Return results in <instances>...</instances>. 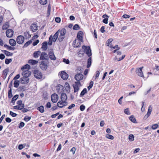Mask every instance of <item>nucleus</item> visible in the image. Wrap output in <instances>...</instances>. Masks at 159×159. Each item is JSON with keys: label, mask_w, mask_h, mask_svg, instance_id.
I'll use <instances>...</instances> for the list:
<instances>
[{"label": "nucleus", "mask_w": 159, "mask_h": 159, "mask_svg": "<svg viewBox=\"0 0 159 159\" xmlns=\"http://www.w3.org/2000/svg\"><path fill=\"white\" fill-rule=\"evenodd\" d=\"M13 17L9 11L2 10L0 7V20H12Z\"/></svg>", "instance_id": "1"}, {"label": "nucleus", "mask_w": 159, "mask_h": 159, "mask_svg": "<svg viewBox=\"0 0 159 159\" xmlns=\"http://www.w3.org/2000/svg\"><path fill=\"white\" fill-rule=\"evenodd\" d=\"M82 49L84 50V52L87 55L88 57H90L92 56L91 49L89 46L83 45Z\"/></svg>", "instance_id": "2"}, {"label": "nucleus", "mask_w": 159, "mask_h": 159, "mask_svg": "<svg viewBox=\"0 0 159 159\" xmlns=\"http://www.w3.org/2000/svg\"><path fill=\"white\" fill-rule=\"evenodd\" d=\"M34 74L35 77L37 79H39L42 78V74L38 70H34Z\"/></svg>", "instance_id": "3"}, {"label": "nucleus", "mask_w": 159, "mask_h": 159, "mask_svg": "<svg viewBox=\"0 0 159 159\" xmlns=\"http://www.w3.org/2000/svg\"><path fill=\"white\" fill-rule=\"evenodd\" d=\"M81 85L80 81H76L75 84L73 85V87L74 89V93L77 92L79 90V86H81Z\"/></svg>", "instance_id": "4"}, {"label": "nucleus", "mask_w": 159, "mask_h": 159, "mask_svg": "<svg viewBox=\"0 0 159 159\" xmlns=\"http://www.w3.org/2000/svg\"><path fill=\"white\" fill-rule=\"evenodd\" d=\"M39 66L42 70H46L48 67L47 63L45 61H42L41 62Z\"/></svg>", "instance_id": "5"}, {"label": "nucleus", "mask_w": 159, "mask_h": 159, "mask_svg": "<svg viewBox=\"0 0 159 159\" xmlns=\"http://www.w3.org/2000/svg\"><path fill=\"white\" fill-rule=\"evenodd\" d=\"M24 40V37L22 35H20L17 37L16 41L18 44H20L23 43Z\"/></svg>", "instance_id": "6"}, {"label": "nucleus", "mask_w": 159, "mask_h": 159, "mask_svg": "<svg viewBox=\"0 0 159 159\" xmlns=\"http://www.w3.org/2000/svg\"><path fill=\"white\" fill-rule=\"evenodd\" d=\"M58 99V96L57 94L53 93L51 96V99L52 102L53 103L57 102Z\"/></svg>", "instance_id": "7"}, {"label": "nucleus", "mask_w": 159, "mask_h": 159, "mask_svg": "<svg viewBox=\"0 0 159 159\" xmlns=\"http://www.w3.org/2000/svg\"><path fill=\"white\" fill-rule=\"evenodd\" d=\"M84 78L83 75L81 73H78L76 74L75 76V79L77 81H80V80H83Z\"/></svg>", "instance_id": "8"}, {"label": "nucleus", "mask_w": 159, "mask_h": 159, "mask_svg": "<svg viewBox=\"0 0 159 159\" xmlns=\"http://www.w3.org/2000/svg\"><path fill=\"white\" fill-rule=\"evenodd\" d=\"M13 31L11 29H8L6 31V35L7 36L8 38L11 37L13 35Z\"/></svg>", "instance_id": "9"}, {"label": "nucleus", "mask_w": 159, "mask_h": 159, "mask_svg": "<svg viewBox=\"0 0 159 159\" xmlns=\"http://www.w3.org/2000/svg\"><path fill=\"white\" fill-rule=\"evenodd\" d=\"M143 68V66L139 68H138L136 70V73L138 75L143 77V75L142 70Z\"/></svg>", "instance_id": "10"}, {"label": "nucleus", "mask_w": 159, "mask_h": 159, "mask_svg": "<svg viewBox=\"0 0 159 159\" xmlns=\"http://www.w3.org/2000/svg\"><path fill=\"white\" fill-rule=\"evenodd\" d=\"M60 76L62 79L66 80L68 77V75L65 72L62 71L60 73Z\"/></svg>", "instance_id": "11"}, {"label": "nucleus", "mask_w": 159, "mask_h": 159, "mask_svg": "<svg viewBox=\"0 0 159 159\" xmlns=\"http://www.w3.org/2000/svg\"><path fill=\"white\" fill-rule=\"evenodd\" d=\"M67 96L66 93H61V99L62 101L64 102L65 103L67 104V102H66L67 99Z\"/></svg>", "instance_id": "12"}, {"label": "nucleus", "mask_w": 159, "mask_h": 159, "mask_svg": "<svg viewBox=\"0 0 159 159\" xmlns=\"http://www.w3.org/2000/svg\"><path fill=\"white\" fill-rule=\"evenodd\" d=\"M40 59L42 60H47L48 59V54L45 52H42L40 55Z\"/></svg>", "instance_id": "13"}, {"label": "nucleus", "mask_w": 159, "mask_h": 159, "mask_svg": "<svg viewBox=\"0 0 159 159\" xmlns=\"http://www.w3.org/2000/svg\"><path fill=\"white\" fill-rule=\"evenodd\" d=\"M22 75L23 76L28 77L30 76L31 75V72L30 71L28 70H23V71L22 72Z\"/></svg>", "instance_id": "14"}, {"label": "nucleus", "mask_w": 159, "mask_h": 159, "mask_svg": "<svg viewBox=\"0 0 159 159\" xmlns=\"http://www.w3.org/2000/svg\"><path fill=\"white\" fill-rule=\"evenodd\" d=\"M21 83L22 84H27L28 83L29 78L23 76L20 78Z\"/></svg>", "instance_id": "15"}, {"label": "nucleus", "mask_w": 159, "mask_h": 159, "mask_svg": "<svg viewBox=\"0 0 159 159\" xmlns=\"http://www.w3.org/2000/svg\"><path fill=\"white\" fill-rule=\"evenodd\" d=\"M31 30L33 32L36 31L38 30V26H37V24L34 23L31 25L30 26Z\"/></svg>", "instance_id": "16"}, {"label": "nucleus", "mask_w": 159, "mask_h": 159, "mask_svg": "<svg viewBox=\"0 0 159 159\" xmlns=\"http://www.w3.org/2000/svg\"><path fill=\"white\" fill-rule=\"evenodd\" d=\"M48 48V42L47 41L44 42L42 44V48L43 51H45Z\"/></svg>", "instance_id": "17"}, {"label": "nucleus", "mask_w": 159, "mask_h": 159, "mask_svg": "<svg viewBox=\"0 0 159 159\" xmlns=\"http://www.w3.org/2000/svg\"><path fill=\"white\" fill-rule=\"evenodd\" d=\"M48 56L50 59L52 60H55L56 57L54 55V53L50 51L48 53Z\"/></svg>", "instance_id": "18"}, {"label": "nucleus", "mask_w": 159, "mask_h": 159, "mask_svg": "<svg viewBox=\"0 0 159 159\" xmlns=\"http://www.w3.org/2000/svg\"><path fill=\"white\" fill-rule=\"evenodd\" d=\"M77 40L75 39L73 42L74 47L75 48H78L80 47L81 45V42L78 40H77V43H79V45H76Z\"/></svg>", "instance_id": "19"}, {"label": "nucleus", "mask_w": 159, "mask_h": 159, "mask_svg": "<svg viewBox=\"0 0 159 159\" xmlns=\"http://www.w3.org/2000/svg\"><path fill=\"white\" fill-rule=\"evenodd\" d=\"M9 43L10 45L13 47L16 46V42L15 40L13 39H10L9 41Z\"/></svg>", "instance_id": "20"}, {"label": "nucleus", "mask_w": 159, "mask_h": 159, "mask_svg": "<svg viewBox=\"0 0 159 159\" xmlns=\"http://www.w3.org/2000/svg\"><path fill=\"white\" fill-rule=\"evenodd\" d=\"M83 33L81 31H79L77 33V37L80 40H82Z\"/></svg>", "instance_id": "21"}, {"label": "nucleus", "mask_w": 159, "mask_h": 159, "mask_svg": "<svg viewBox=\"0 0 159 159\" xmlns=\"http://www.w3.org/2000/svg\"><path fill=\"white\" fill-rule=\"evenodd\" d=\"M57 31H58V33H60V35H65L66 33V31L65 29L62 28L61 30H59Z\"/></svg>", "instance_id": "22"}, {"label": "nucleus", "mask_w": 159, "mask_h": 159, "mask_svg": "<svg viewBox=\"0 0 159 159\" xmlns=\"http://www.w3.org/2000/svg\"><path fill=\"white\" fill-rule=\"evenodd\" d=\"M64 103H65L64 102L62 101H60L58 102L57 104V106L60 108H62L64 106H66L67 104H64Z\"/></svg>", "instance_id": "23"}, {"label": "nucleus", "mask_w": 159, "mask_h": 159, "mask_svg": "<svg viewBox=\"0 0 159 159\" xmlns=\"http://www.w3.org/2000/svg\"><path fill=\"white\" fill-rule=\"evenodd\" d=\"M24 36L25 38L26 39H29L31 36V35L30 34L29 31H26V32H24Z\"/></svg>", "instance_id": "24"}, {"label": "nucleus", "mask_w": 159, "mask_h": 159, "mask_svg": "<svg viewBox=\"0 0 159 159\" xmlns=\"http://www.w3.org/2000/svg\"><path fill=\"white\" fill-rule=\"evenodd\" d=\"M30 69V66L28 64H26L24 66L22 67L21 69L22 70H24L25 69L26 70H29Z\"/></svg>", "instance_id": "25"}, {"label": "nucleus", "mask_w": 159, "mask_h": 159, "mask_svg": "<svg viewBox=\"0 0 159 159\" xmlns=\"http://www.w3.org/2000/svg\"><path fill=\"white\" fill-rule=\"evenodd\" d=\"M41 53V52L39 51H35L33 54V57L34 58H38Z\"/></svg>", "instance_id": "26"}, {"label": "nucleus", "mask_w": 159, "mask_h": 159, "mask_svg": "<svg viewBox=\"0 0 159 159\" xmlns=\"http://www.w3.org/2000/svg\"><path fill=\"white\" fill-rule=\"evenodd\" d=\"M22 103V101L21 100H18L16 102V103L18 105L20 106L22 108H23L25 107V105L24 104Z\"/></svg>", "instance_id": "27"}, {"label": "nucleus", "mask_w": 159, "mask_h": 159, "mask_svg": "<svg viewBox=\"0 0 159 159\" xmlns=\"http://www.w3.org/2000/svg\"><path fill=\"white\" fill-rule=\"evenodd\" d=\"M129 120L132 122L134 123H137L136 119L134 117V116L133 115H131L129 117Z\"/></svg>", "instance_id": "28"}, {"label": "nucleus", "mask_w": 159, "mask_h": 159, "mask_svg": "<svg viewBox=\"0 0 159 159\" xmlns=\"http://www.w3.org/2000/svg\"><path fill=\"white\" fill-rule=\"evenodd\" d=\"M38 62V61L36 60L33 59L29 60L28 61V63L30 64L34 65L37 64Z\"/></svg>", "instance_id": "29"}, {"label": "nucleus", "mask_w": 159, "mask_h": 159, "mask_svg": "<svg viewBox=\"0 0 159 159\" xmlns=\"http://www.w3.org/2000/svg\"><path fill=\"white\" fill-rule=\"evenodd\" d=\"M2 52H3L7 56H12L13 54V53L6 50H2Z\"/></svg>", "instance_id": "30"}, {"label": "nucleus", "mask_w": 159, "mask_h": 159, "mask_svg": "<svg viewBox=\"0 0 159 159\" xmlns=\"http://www.w3.org/2000/svg\"><path fill=\"white\" fill-rule=\"evenodd\" d=\"M92 63V58L91 57H89L88 59L87 60V68H89L91 65Z\"/></svg>", "instance_id": "31"}, {"label": "nucleus", "mask_w": 159, "mask_h": 159, "mask_svg": "<svg viewBox=\"0 0 159 159\" xmlns=\"http://www.w3.org/2000/svg\"><path fill=\"white\" fill-rule=\"evenodd\" d=\"M18 97L19 95L17 94H16L15 95H14L11 99V103L13 104H14L15 102L16 101L18 98Z\"/></svg>", "instance_id": "32"}, {"label": "nucleus", "mask_w": 159, "mask_h": 159, "mask_svg": "<svg viewBox=\"0 0 159 159\" xmlns=\"http://www.w3.org/2000/svg\"><path fill=\"white\" fill-rule=\"evenodd\" d=\"M8 71L9 70L8 69H6L4 70L3 72V74L4 75V76L3 77V79H6L7 74V73L8 72Z\"/></svg>", "instance_id": "33"}, {"label": "nucleus", "mask_w": 159, "mask_h": 159, "mask_svg": "<svg viewBox=\"0 0 159 159\" xmlns=\"http://www.w3.org/2000/svg\"><path fill=\"white\" fill-rule=\"evenodd\" d=\"M58 35H59L58 31L54 35L53 38V41L54 42H55L56 41V40H57V39L58 38Z\"/></svg>", "instance_id": "34"}, {"label": "nucleus", "mask_w": 159, "mask_h": 159, "mask_svg": "<svg viewBox=\"0 0 159 159\" xmlns=\"http://www.w3.org/2000/svg\"><path fill=\"white\" fill-rule=\"evenodd\" d=\"M65 87L67 91H69V92L70 91V87L69 84L68 83L66 82L65 83Z\"/></svg>", "instance_id": "35"}, {"label": "nucleus", "mask_w": 159, "mask_h": 159, "mask_svg": "<svg viewBox=\"0 0 159 159\" xmlns=\"http://www.w3.org/2000/svg\"><path fill=\"white\" fill-rule=\"evenodd\" d=\"M4 46L5 48H7V49L8 50H14L15 49V47H12L11 46L7 45V44H4Z\"/></svg>", "instance_id": "36"}, {"label": "nucleus", "mask_w": 159, "mask_h": 159, "mask_svg": "<svg viewBox=\"0 0 159 159\" xmlns=\"http://www.w3.org/2000/svg\"><path fill=\"white\" fill-rule=\"evenodd\" d=\"M37 110L41 113H43L44 111V107L43 106H41L37 108Z\"/></svg>", "instance_id": "37"}, {"label": "nucleus", "mask_w": 159, "mask_h": 159, "mask_svg": "<svg viewBox=\"0 0 159 159\" xmlns=\"http://www.w3.org/2000/svg\"><path fill=\"white\" fill-rule=\"evenodd\" d=\"M87 92V90L86 88H85L81 92L80 96V97H82V96H84L86 93Z\"/></svg>", "instance_id": "38"}, {"label": "nucleus", "mask_w": 159, "mask_h": 159, "mask_svg": "<svg viewBox=\"0 0 159 159\" xmlns=\"http://www.w3.org/2000/svg\"><path fill=\"white\" fill-rule=\"evenodd\" d=\"M32 40H30L29 41H28L27 42H26L25 44L23 46V48H25L27 47L29 45H30L32 43Z\"/></svg>", "instance_id": "39"}, {"label": "nucleus", "mask_w": 159, "mask_h": 159, "mask_svg": "<svg viewBox=\"0 0 159 159\" xmlns=\"http://www.w3.org/2000/svg\"><path fill=\"white\" fill-rule=\"evenodd\" d=\"M53 37L52 35H51L49 38L48 40V44L49 46H51L52 44V40L53 41Z\"/></svg>", "instance_id": "40"}, {"label": "nucleus", "mask_w": 159, "mask_h": 159, "mask_svg": "<svg viewBox=\"0 0 159 159\" xmlns=\"http://www.w3.org/2000/svg\"><path fill=\"white\" fill-rule=\"evenodd\" d=\"M9 24L8 22H6L5 24L2 26V29L3 30H7L9 27Z\"/></svg>", "instance_id": "41"}, {"label": "nucleus", "mask_w": 159, "mask_h": 159, "mask_svg": "<svg viewBox=\"0 0 159 159\" xmlns=\"http://www.w3.org/2000/svg\"><path fill=\"white\" fill-rule=\"evenodd\" d=\"M39 3L42 5H45L47 3V0H39Z\"/></svg>", "instance_id": "42"}, {"label": "nucleus", "mask_w": 159, "mask_h": 159, "mask_svg": "<svg viewBox=\"0 0 159 159\" xmlns=\"http://www.w3.org/2000/svg\"><path fill=\"white\" fill-rule=\"evenodd\" d=\"M20 84V82L18 80H16L14 82V86L15 88H17Z\"/></svg>", "instance_id": "43"}, {"label": "nucleus", "mask_w": 159, "mask_h": 159, "mask_svg": "<svg viewBox=\"0 0 159 159\" xmlns=\"http://www.w3.org/2000/svg\"><path fill=\"white\" fill-rule=\"evenodd\" d=\"M51 6L50 4H49L48 5V10H47V16H48L50 14L51 12Z\"/></svg>", "instance_id": "44"}, {"label": "nucleus", "mask_w": 159, "mask_h": 159, "mask_svg": "<svg viewBox=\"0 0 159 159\" xmlns=\"http://www.w3.org/2000/svg\"><path fill=\"white\" fill-rule=\"evenodd\" d=\"M8 98H11L13 96V95L12 94V89H10L8 90Z\"/></svg>", "instance_id": "45"}, {"label": "nucleus", "mask_w": 159, "mask_h": 159, "mask_svg": "<svg viewBox=\"0 0 159 159\" xmlns=\"http://www.w3.org/2000/svg\"><path fill=\"white\" fill-rule=\"evenodd\" d=\"M129 140L130 141H132L134 140V136L133 134H130L129 136Z\"/></svg>", "instance_id": "46"}, {"label": "nucleus", "mask_w": 159, "mask_h": 159, "mask_svg": "<svg viewBox=\"0 0 159 159\" xmlns=\"http://www.w3.org/2000/svg\"><path fill=\"white\" fill-rule=\"evenodd\" d=\"M26 143L19 144L18 146V149L19 150H21L25 147Z\"/></svg>", "instance_id": "47"}, {"label": "nucleus", "mask_w": 159, "mask_h": 159, "mask_svg": "<svg viewBox=\"0 0 159 159\" xmlns=\"http://www.w3.org/2000/svg\"><path fill=\"white\" fill-rule=\"evenodd\" d=\"M12 61V59H11L6 58L5 60V62L6 64L8 65L10 63H11Z\"/></svg>", "instance_id": "48"}, {"label": "nucleus", "mask_w": 159, "mask_h": 159, "mask_svg": "<svg viewBox=\"0 0 159 159\" xmlns=\"http://www.w3.org/2000/svg\"><path fill=\"white\" fill-rule=\"evenodd\" d=\"M93 82L92 81H91L90 82L89 85L88 87V89L89 90L90 89L93 87Z\"/></svg>", "instance_id": "49"}, {"label": "nucleus", "mask_w": 159, "mask_h": 159, "mask_svg": "<svg viewBox=\"0 0 159 159\" xmlns=\"http://www.w3.org/2000/svg\"><path fill=\"white\" fill-rule=\"evenodd\" d=\"M106 137L107 139L113 140L114 139V137L113 136L111 135H110L109 134H107L106 135Z\"/></svg>", "instance_id": "50"}, {"label": "nucleus", "mask_w": 159, "mask_h": 159, "mask_svg": "<svg viewBox=\"0 0 159 159\" xmlns=\"http://www.w3.org/2000/svg\"><path fill=\"white\" fill-rule=\"evenodd\" d=\"M80 28L78 24L75 25L73 27V29L75 30H79Z\"/></svg>", "instance_id": "51"}, {"label": "nucleus", "mask_w": 159, "mask_h": 159, "mask_svg": "<svg viewBox=\"0 0 159 159\" xmlns=\"http://www.w3.org/2000/svg\"><path fill=\"white\" fill-rule=\"evenodd\" d=\"M31 119V117L29 116H25L24 118V120L26 122H27L29 121Z\"/></svg>", "instance_id": "52"}, {"label": "nucleus", "mask_w": 159, "mask_h": 159, "mask_svg": "<svg viewBox=\"0 0 159 159\" xmlns=\"http://www.w3.org/2000/svg\"><path fill=\"white\" fill-rule=\"evenodd\" d=\"M124 113L127 115H130V113L129 110L128 108H126L124 110Z\"/></svg>", "instance_id": "53"}, {"label": "nucleus", "mask_w": 159, "mask_h": 159, "mask_svg": "<svg viewBox=\"0 0 159 159\" xmlns=\"http://www.w3.org/2000/svg\"><path fill=\"white\" fill-rule=\"evenodd\" d=\"M25 124L24 122H21L19 124V128L21 129L25 126Z\"/></svg>", "instance_id": "54"}, {"label": "nucleus", "mask_w": 159, "mask_h": 159, "mask_svg": "<svg viewBox=\"0 0 159 159\" xmlns=\"http://www.w3.org/2000/svg\"><path fill=\"white\" fill-rule=\"evenodd\" d=\"M85 106L83 104L81 105L80 107V110L81 111H84L85 110Z\"/></svg>", "instance_id": "55"}, {"label": "nucleus", "mask_w": 159, "mask_h": 159, "mask_svg": "<svg viewBox=\"0 0 159 159\" xmlns=\"http://www.w3.org/2000/svg\"><path fill=\"white\" fill-rule=\"evenodd\" d=\"M102 17L104 18L103 20H108L109 16L106 14L103 15Z\"/></svg>", "instance_id": "56"}, {"label": "nucleus", "mask_w": 159, "mask_h": 159, "mask_svg": "<svg viewBox=\"0 0 159 159\" xmlns=\"http://www.w3.org/2000/svg\"><path fill=\"white\" fill-rule=\"evenodd\" d=\"M64 35H60L58 38V40L60 42H61L63 41V39L64 38Z\"/></svg>", "instance_id": "57"}, {"label": "nucleus", "mask_w": 159, "mask_h": 159, "mask_svg": "<svg viewBox=\"0 0 159 159\" xmlns=\"http://www.w3.org/2000/svg\"><path fill=\"white\" fill-rule=\"evenodd\" d=\"M159 126L158 124H155L153 125L152 126V128L153 129H157Z\"/></svg>", "instance_id": "58"}, {"label": "nucleus", "mask_w": 159, "mask_h": 159, "mask_svg": "<svg viewBox=\"0 0 159 159\" xmlns=\"http://www.w3.org/2000/svg\"><path fill=\"white\" fill-rule=\"evenodd\" d=\"M10 114L13 117H15L16 116L17 114L11 111H10Z\"/></svg>", "instance_id": "59"}, {"label": "nucleus", "mask_w": 159, "mask_h": 159, "mask_svg": "<svg viewBox=\"0 0 159 159\" xmlns=\"http://www.w3.org/2000/svg\"><path fill=\"white\" fill-rule=\"evenodd\" d=\"M13 108L15 109L16 110H21L23 108H21L20 106H19L18 105H16L15 106H14Z\"/></svg>", "instance_id": "60"}, {"label": "nucleus", "mask_w": 159, "mask_h": 159, "mask_svg": "<svg viewBox=\"0 0 159 159\" xmlns=\"http://www.w3.org/2000/svg\"><path fill=\"white\" fill-rule=\"evenodd\" d=\"M39 41L38 39H37L33 43V46H35L39 42Z\"/></svg>", "instance_id": "61"}, {"label": "nucleus", "mask_w": 159, "mask_h": 159, "mask_svg": "<svg viewBox=\"0 0 159 159\" xmlns=\"http://www.w3.org/2000/svg\"><path fill=\"white\" fill-rule=\"evenodd\" d=\"M63 61L67 64H68L70 63V61L68 59H66L65 58H64L63 59Z\"/></svg>", "instance_id": "62"}, {"label": "nucleus", "mask_w": 159, "mask_h": 159, "mask_svg": "<svg viewBox=\"0 0 159 159\" xmlns=\"http://www.w3.org/2000/svg\"><path fill=\"white\" fill-rule=\"evenodd\" d=\"M51 103L49 102H48L46 105V107L47 108H49L51 107Z\"/></svg>", "instance_id": "63"}, {"label": "nucleus", "mask_w": 159, "mask_h": 159, "mask_svg": "<svg viewBox=\"0 0 159 159\" xmlns=\"http://www.w3.org/2000/svg\"><path fill=\"white\" fill-rule=\"evenodd\" d=\"M19 9L20 13L22 12L25 9L24 7H22V6H19Z\"/></svg>", "instance_id": "64"}]
</instances>
